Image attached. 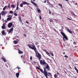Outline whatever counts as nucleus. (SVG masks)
<instances>
[{
  "mask_svg": "<svg viewBox=\"0 0 78 78\" xmlns=\"http://www.w3.org/2000/svg\"><path fill=\"white\" fill-rule=\"evenodd\" d=\"M31 45L30 44H28L27 45V46L30 49H32V50H34V51L35 52L36 54L37 53V49H36V46H34V45H33V44H31Z\"/></svg>",
  "mask_w": 78,
  "mask_h": 78,
  "instance_id": "obj_1",
  "label": "nucleus"
},
{
  "mask_svg": "<svg viewBox=\"0 0 78 78\" xmlns=\"http://www.w3.org/2000/svg\"><path fill=\"white\" fill-rule=\"evenodd\" d=\"M44 71H43V70H42V69H39V70L41 71V73H44L45 72H47V71L46 70L47 69V71H49V70H50V69L48 68V66H46L45 67H44Z\"/></svg>",
  "mask_w": 78,
  "mask_h": 78,
  "instance_id": "obj_2",
  "label": "nucleus"
},
{
  "mask_svg": "<svg viewBox=\"0 0 78 78\" xmlns=\"http://www.w3.org/2000/svg\"><path fill=\"white\" fill-rule=\"evenodd\" d=\"M40 63L41 65H46V67L48 66V69H50V66L48 65V64H47V63L45 62V60H43V61L42 60H40Z\"/></svg>",
  "mask_w": 78,
  "mask_h": 78,
  "instance_id": "obj_3",
  "label": "nucleus"
},
{
  "mask_svg": "<svg viewBox=\"0 0 78 78\" xmlns=\"http://www.w3.org/2000/svg\"><path fill=\"white\" fill-rule=\"evenodd\" d=\"M60 33L62 35V36H63V39L64 41H65V39H64V38L66 40H67V41H68V38H67V36H66V34H65L64 33L62 32H60Z\"/></svg>",
  "mask_w": 78,
  "mask_h": 78,
  "instance_id": "obj_4",
  "label": "nucleus"
},
{
  "mask_svg": "<svg viewBox=\"0 0 78 78\" xmlns=\"http://www.w3.org/2000/svg\"><path fill=\"white\" fill-rule=\"evenodd\" d=\"M7 13V12L5 11H2L0 14H2V16H5Z\"/></svg>",
  "mask_w": 78,
  "mask_h": 78,
  "instance_id": "obj_5",
  "label": "nucleus"
},
{
  "mask_svg": "<svg viewBox=\"0 0 78 78\" xmlns=\"http://www.w3.org/2000/svg\"><path fill=\"white\" fill-rule=\"evenodd\" d=\"M44 75L46 77V78H48V76L49 77L50 76V75H48V73L47 72V71L45 72L44 73Z\"/></svg>",
  "mask_w": 78,
  "mask_h": 78,
  "instance_id": "obj_6",
  "label": "nucleus"
},
{
  "mask_svg": "<svg viewBox=\"0 0 78 78\" xmlns=\"http://www.w3.org/2000/svg\"><path fill=\"white\" fill-rule=\"evenodd\" d=\"M37 57L38 58L39 61H40L41 59V55L38 52V55L37 56Z\"/></svg>",
  "mask_w": 78,
  "mask_h": 78,
  "instance_id": "obj_7",
  "label": "nucleus"
},
{
  "mask_svg": "<svg viewBox=\"0 0 78 78\" xmlns=\"http://www.w3.org/2000/svg\"><path fill=\"white\" fill-rule=\"evenodd\" d=\"M13 24L12 23H9L8 24V28H11Z\"/></svg>",
  "mask_w": 78,
  "mask_h": 78,
  "instance_id": "obj_8",
  "label": "nucleus"
},
{
  "mask_svg": "<svg viewBox=\"0 0 78 78\" xmlns=\"http://www.w3.org/2000/svg\"><path fill=\"white\" fill-rule=\"evenodd\" d=\"M16 39L17 41H13V42L14 44H17L18 42H19V40L18 39Z\"/></svg>",
  "mask_w": 78,
  "mask_h": 78,
  "instance_id": "obj_9",
  "label": "nucleus"
},
{
  "mask_svg": "<svg viewBox=\"0 0 78 78\" xmlns=\"http://www.w3.org/2000/svg\"><path fill=\"white\" fill-rule=\"evenodd\" d=\"M13 28H11L8 31V34H10L11 33V32L13 31Z\"/></svg>",
  "mask_w": 78,
  "mask_h": 78,
  "instance_id": "obj_10",
  "label": "nucleus"
},
{
  "mask_svg": "<svg viewBox=\"0 0 78 78\" xmlns=\"http://www.w3.org/2000/svg\"><path fill=\"white\" fill-rule=\"evenodd\" d=\"M2 29L3 30H4V29H5L6 28V26H5V24H3V26H2Z\"/></svg>",
  "mask_w": 78,
  "mask_h": 78,
  "instance_id": "obj_11",
  "label": "nucleus"
},
{
  "mask_svg": "<svg viewBox=\"0 0 78 78\" xmlns=\"http://www.w3.org/2000/svg\"><path fill=\"white\" fill-rule=\"evenodd\" d=\"M23 5H30V3H27V2H24L23 3Z\"/></svg>",
  "mask_w": 78,
  "mask_h": 78,
  "instance_id": "obj_12",
  "label": "nucleus"
},
{
  "mask_svg": "<svg viewBox=\"0 0 78 78\" xmlns=\"http://www.w3.org/2000/svg\"><path fill=\"white\" fill-rule=\"evenodd\" d=\"M1 59L5 62H6V59H5V58L3 57H2L1 58Z\"/></svg>",
  "mask_w": 78,
  "mask_h": 78,
  "instance_id": "obj_13",
  "label": "nucleus"
},
{
  "mask_svg": "<svg viewBox=\"0 0 78 78\" xmlns=\"http://www.w3.org/2000/svg\"><path fill=\"white\" fill-rule=\"evenodd\" d=\"M17 7H16V10H19V2H17Z\"/></svg>",
  "mask_w": 78,
  "mask_h": 78,
  "instance_id": "obj_14",
  "label": "nucleus"
},
{
  "mask_svg": "<svg viewBox=\"0 0 78 78\" xmlns=\"http://www.w3.org/2000/svg\"><path fill=\"white\" fill-rule=\"evenodd\" d=\"M15 6H16V5H14V4H12L11 5V7L12 8H15Z\"/></svg>",
  "mask_w": 78,
  "mask_h": 78,
  "instance_id": "obj_15",
  "label": "nucleus"
},
{
  "mask_svg": "<svg viewBox=\"0 0 78 78\" xmlns=\"http://www.w3.org/2000/svg\"><path fill=\"white\" fill-rule=\"evenodd\" d=\"M20 73H16V76L17 78H19V74Z\"/></svg>",
  "mask_w": 78,
  "mask_h": 78,
  "instance_id": "obj_16",
  "label": "nucleus"
},
{
  "mask_svg": "<svg viewBox=\"0 0 78 78\" xmlns=\"http://www.w3.org/2000/svg\"><path fill=\"white\" fill-rule=\"evenodd\" d=\"M2 35H3V36L5 35V30H2Z\"/></svg>",
  "mask_w": 78,
  "mask_h": 78,
  "instance_id": "obj_17",
  "label": "nucleus"
},
{
  "mask_svg": "<svg viewBox=\"0 0 78 78\" xmlns=\"http://www.w3.org/2000/svg\"><path fill=\"white\" fill-rule=\"evenodd\" d=\"M31 3H33V4L34 6H37V4L34 3L33 1H31Z\"/></svg>",
  "mask_w": 78,
  "mask_h": 78,
  "instance_id": "obj_18",
  "label": "nucleus"
},
{
  "mask_svg": "<svg viewBox=\"0 0 78 78\" xmlns=\"http://www.w3.org/2000/svg\"><path fill=\"white\" fill-rule=\"evenodd\" d=\"M23 53V51H21L20 50H18V53H19V54H22Z\"/></svg>",
  "mask_w": 78,
  "mask_h": 78,
  "instance_id": "obj_19",
  "label": "nucleus"
},
{
  "mask_svg": "<svg viewBox=\"0 0 78 78\" xmlns=\"http://www.w3.org/2000/svg\"><path fill=\"white\" fill-rule=\"evenodd\" d=\"M11 20V17H8L7 19V21H9Z\"/></svg>",
  "mask_w": 78,
  "mask_h": 78,
  "instance_id": "obj_20",
  "label": "nucleus"
},
{
  "mask_svg": "<svg viewBox=\"0 0 78 78\" xmlns=\"http://www.w3.org/2000/svg\"><path fill=\"white\" fill-rule=\"evenodd\" d=\"M7 8L9 9V8H11V7H10V3H9L8 4V5L7 6Z\"/></svg>",
  "mask_w": 78,
  "mask_h": 78,
  "instance_id": "obj_21",
  "label": "nucleus"
},
{
  "mask_svg": "<svg viewBox=\"0 0 78 78\" xmlns=\"http://www.w3.org/2000/svg\"><path fill=\"white\" fill-rule=\"evenodd\" d=\"M67 30L69 33H71V34H72V32L69 29H68Z\"/></svg>",
  "mask_w": 78,
  "mask_h": 78,
  "instance_id": "obj_22",
  "label": "nucleus"
},
{
  "mask_svg": "<svg viewBox=\"0 0 78 78\" xmlns=\"http://www.w3.org/2000/svg\"><path fill=\"white\" fill-rule=\"evenodd\" d=\"M46 53L47 55H48V56H50V54H49V53H48V51H46Z\"/></svg>",
  "mask_w": 78,
  "mask_h": 78,
  "instance_id": "obj_23",
  "label": "nucleus"
},
{
  "mask_svg": "<svg viewBox=\"0 0 78 78\" xmlns=\"http://www.w3.org/2000/svg\"><path fill=\"white\" fill-rule=\"evenodd\" d=\"M19 20L20 22H22V19H21V17L20 16L19 18Z\"/></svg>",
  "mask_w": 78,
  "mask_h": 78,
  "instance_id": "obj_24",
  "label": "nucleus"
},
{
  "mask_svg": "<svg viewBox=\"0 0 78 78\" xmlns=\"http://www.w3.org/2000/svg\"><path fill=\"white\" fill-rule=\"evenodd\" d=\"M6 7H7V6H5L3 8V11H5V10L6 8Z\"/></svg>",
  "mask_w": 78,
  "mask_h": 78,
  "instance_id": "obj_25",
  "label": "nucleus"
},
{
  "mask_svg": "<svg viewBox=\"0 0 78 78\" xmlns=\"http://www.w3.org/2000/svg\"><path fill=\"white\" fill-rule=\"evenodd\" d=\"M35 7H37V10H38V9H39V7H38V6H37V5H35Z\"/></svg>",
  "mask_w": 78,
  "mask_h": 78,
  "instance_id": "obj_26",
  "label": "nucleus"
},
{
  "mask_svg": "<svg viewBox=\"0 0 78 78\" xmlns=\"http://www.w3.org/2000/svg\"><path fill=\"white\" fill-rule=\"evenodd\" d=\"M9 13H10V14H13V11H12V10H11L10 11H9Z\"/></svg>",
  "mask_w": 78,
  "mask_h": 78,
  "instance_id": "obj_27",
  "label": "nucleus"
},
{
  "mask_svg": "<svg viewBox=\"0 0 78 78\" xmlns=\"http://www.w3.org/2000/svg\"><path fill=\"white\" fill-rule=\"evenodd\" d=\"M58 5L61 6V8H62V4H58Z\"/></svg>",
  "mask_w": 78,
  "mask_h": 78,
  "instance_id": "obj_28",
  "label": "nucleus"
},
{
  "mask_svg": "<svg viewBox=\"0 0 78 78\" xmlns=\"http://www.w3.org/2000/svg\"><path fill=\"white\" fill-rule=\"evenodd\" d=\"M48 73V74H49L50 76H52V75H51V73Z\"/></svg>",
  "mask_w": 78,
  "mask_h": 78,
  "instance_id": "obj_29",
  "label": "nucleus"
},
{
  "mask_svg": "<svg viewBox=\"0 0 78 78\" xmlns=\"http://www.w3.org/2000/svg\"><path fill=\"white\" fill-rule=\"evenodd\" d=\"M37 11L38 12V13H40V12L41 11V10H40V9H39L37 10Z\"/></svg>",
  "mask_w": 78,
  "mask_h": 78,
  "instance_id": "obj_30",
  "label": "nucleus"
},
{
  "mask_svg": "<svg viewBox=\"0 0 78 78\" xmlns=\"http://www.w3.org/2000/svg\"><path fill=\"white\" fill-rule=\"evenodd\" d=\"M30 60H31V61H32L33 60V57L32 56H31L30 58Z\"/></svg>",
  "mask_w": 78,
  "mask_h": 78,
  "instance_id": "obj_31",
  "label": "nucleus"
},
{
  "mask_svg": "<svg viewBox=\"0 0 78 78\" xmlns=\"http://www.w3.org/2000/svg\"><path fill=\"white\" fill-rule=\"evenodd\" d=\"M23 3L21 4H20V7H23Z\"/></svg>",
  "mask_w": 78,
  "mask_h": 78,
  "instance_id": "obj_32",
  "label": "nucleus"
},
{
  "mask_svg": "<svg viewBox=\"0 0 78 78\" xmlns=\"http://www.w3.org/2000/svg\"><path fill=\"white\" fill-rule=\"evenodd\" d=\"M58 76L57 75L55 74L54 75V77L55 78H56V77H58V76Z\"/></svg>",
  "mask_w": 78,
  "mask_h": 78,
  "instance_id": "obj_33",
  "label": "nucleus"
},
{
  "mask_svg": "<svg viewBox=\"0 0 78 78\" xmlns=\"http://www.w3.org/2000/svg\"><path fill=\"white\" fill-rule=\"evenodd\" d=\"M14 16H17V13H15L14 14Z\"/></svg>",
  "mask_w": 78,
  "mask_h": 78,
  "instance_id": "obj_34",
  "label": "nucleus"
},
{
  "mask_svg": "<svg viewBox=\"0 0 78 78\" xmlns=\"http://www.w3.org/2000/svg\"><path fill=\"white\" fill-rule=\"evenodd\" d=\"M50 55H51V56H54L53 54L50 53Z\"/></svg>",
  "mask_w": 78,
  "mask_h": 78,
  "instance_id": "obj_35",
  "label": "nucleus"
},
{
  "mask_svg": "<svg viewBox=\"0 0 78 78\" xmlns=\"http://www.w3.org/2000/svg\"><path fill=\"white\" fill-rule=\"evenodd\" d=\"M36 68V69H38V70H40V68L37 66Z\"/></svg>",
  "mask_w": 78,
  "mask_h": 78,
  "instance_id": "obj_36",
  "label": "nucleus"
},
{
  "mask_svg": "<svg viewBox=\"0 0 78 78\" xmlns=\"http://www.w3.org/2000/svg\"><path fill=\"white\" fill-rule=\"evenodd\" d=\"M40 19L41 20L42 19V17L41 16V15H40L39 16Z\"/></svg>",
  "mask_w": 78,
  "mask_h": 78,
  "instance_id": "obj_37",
  "label": "nucleus"
},
{
  "mask_svg": "<svg viewBox=\"0 0 78 78\" xmlns=\"http://www.w3.org/2000/svg\"><path fill=\"white\" fill-rule=\"evenodd\" d=\"M64 57H65V58H68V56L67 55H65L64 56Z\"/></svg>",
  "mask_w": 78,
  "mask_h": 78,
  "instance_id": "obj_38",
  "label": "nucleus"
},
{
  "mask_svg": "<svg viewBox=\"0 0 78 78\" xmlns=\"http://www.w3.org/2000/svg\"><path fill=\"white\" fill-rule=\"evenodd\" d=\"M23 36L24 37H27V35L26 34H23Z\"/></svg>",
  "mask_w": 78,
  "mask_h": 78,
  "instance_id": "obj_39",
  "label": "nucleus"
},
{
  "mask_svg": "<svg viewBox=\"0 0 78 78\" xmlns=\"http://www.w3.org/2000/svg\"><path fill=\"white\" fill-rule=\"evenodd\" d=\"M50 22H53V20H49Z\"/></svg>",
  "mask_w": 78,
  "mask_h": 78,
  "instance_id": "obj_40",
  "label": "nucleus"
},
{
  "mask_svg": "<svg viewBox=\"0 0 78 78\" xmlns=\"http://www.w3.org/2000/svg\"><path fill=\"white\" fill-rule=\"evenodd\" d=\"M73 44H74V45H76V42H74L73 43Z\"/></svg>",
  "mask_w": 78,
  "mask_h": 78,
  "instance_id": "obj_41",
  "label": "nucleus"
},
{
  "mask_svg": "<svg viewBox=\"0 0 78 78\" xmlns=\"http://www.w3.org/2000/svg\"><path fill=\"white\" fill-rule=\"evenodd\" d=\"M47 3H48V4H49V5H50V2H49V1H47Z\"/></svg>",
  "mask_w": 78,
  "mask_h": 78,
  "instance_id": "obj_42",
  "label": "nucleus"
},
{
  "mask_svg": "<svg viewBox=\"0 0 78 78\" xmlns=\"http://www.w3.org/2000/svg\"><path fill=\"white\" fill-rule=\"evenodd\" d=\"M26 23H27V24H29V22H28V21H26Z\"/></svg>",
  "mask_w": 78,
  "mask_h": 78,
  "instance_id": "obj_43",
  "label": "nucleus"
},
{
  "mask_svg": "<svg viewBox=\"0 0 78 78\" xmlns=\"http://www.w3.org/2000/svg\"><path fill=\"white\" fill-rule=\"evenodd\" d=\"M8 17H11V15H8Z\"/></svg>",
  "mask_w": 78,
  "mask_h": 78,
  "instance_id": "obj_44",
  "label": "nucleus"
},
{
  "mask_svg": "<svg viewBox=\"0 0 78 78\" xmlns=\"http://www.w3.org/2000/svg\"><path fill=\"white\" fill-rule=\"evenodd\" d=\"M67 19H69V20H71V19L70 18H69L68 17H67Z\"/></svg>",
  "mask_w": 78,
  "mask_h": 78,
  "instance_id": "obj_45",
  "label": "nucleus"
},
{
  "mask_svg": "<svg viewBox=\"0 0 78 78\" xmlns=\"http://www.w3.org/2000/svg\"><path fill=\"white\" fill-rule=\"evenodd\" d=\"M4 21H5V23H7V20H5Z\"/></svg>",
  "mask_w": 78,
  "mask_h": 78,
  "instance_id": "obj_46",
  "label": "nucleus"
},
{
  "mask_svg": "<svg viewBox=\"0 0 78 78\" xmlns=\"http://www.w3.org/2000/svg\"><path fill=\"white\" fill-rule=\"evenodd\" d=\"M17 68L19 69H20V67H17Z\"/></svg>",
  "mask_w": 78,
  "mask_h": 78,
  "instance_id": "obj_47",
  "label": "nucleus"
},
{
  "mask_svg": "<svg viewBox=\"0 0 78 78\" xmlns=\"http://www.w3.org/2000/svg\"><path fill=\"white\" fill-rule=\"evenodd\" d=\"M63 0L64 1V0ZM65 0L66 2H69V1L68 0Z\"/></svg>",
  "mask_w": 78,
  "mask_h": 78,
  "instance_id": "obj_48",
  "label": "nucleus"
},
{
  "mask_svg": "<svg viewBox=\"0 0 78 78\" xmlns=\"http://www.w3.org/2000/svg\"><path fill=\"white\" fill-rule=\"evenodd\" d=\"M1 14L0 13V19H1Z\"/></svg>",
  "mask_w": 78,
  "mask_h": 78,
  "instance_id": "obj_49",
  "label": "nucleus"
},
{
  "mask_svg": "<svg viewBox=\"0 0 78 78\" xmlns=\"http://www.w3.org/2000/svg\"><path fill=\"white\" fill-rule=\"evenodd\" d=\"M49 14H51V11H50L49 10Z\"/></svg>",
  "mask_w": 78,
  "mask_h": 78,
  "instance_id": "obj_50",
  "label": "nucleus"
},
{
  "mask_svg": "<svg viewBox=\"0 0 78 78\" xmlns=\"http://www.w3.org/2000/svg\"><path fill=\"white\" fill-rule=\"evenodd\" d=\"M44 51H45L46 53V51H46V50H44Z\"/></svg>",
  "mask_w": 78,
  "mask_h": 78,
  "instance_id": "obj_51",
  "label": "nucleus"
},
{
  "mask_svg": "<svg viewBox=\"0 0 78 78\" xmlns=\"http://www.w3.org/2000/svg\"><path fill=\"white\" fill-rule=\"evenodd\" d=\"M46 2H47V1L46 0H45L44 2V3H46Z\"/></svg>",
  "mask_w": 78,
  "mask_h": 78,
  "instance_id": "obj_52",
  "label": "nucleus"
},
{
  "mask_svg": "<svg viewBox=\"0 0 78 78\" xmlns=\"http://www.w3.org/2000/svg\"><path fill=\"white\" fill-rule=\"evenodd\" d=\"M57 75H59V73H58V72H57Z\"/></svg>",
  "mask_w": 78,
  "mask_h": 78,
  "instance_id": "obj_53",
  "label": "nucleus"
},
{
  "mask_svg": "<svg viewBox=\"0 0 78 78\" xmlns=\"http://www.w3.org/2000/svg\"><path fill=\"white\" fill-rule=\"evenodd\" d=\"M22 57H23V55H21V58H22Z\"/></svg>",
  "mask_w": 78,
  "mask_h": 78,
  "instance_id": "obj_54",
  "label": "nucleus"
},
{
  "mask_svg": "<svg viewBox=\"0 0 78 78\" xmlns=\"http://www.w3.org/2000/svg\"><path fill=\"white\" fill-rule=\"evenodd\" d=\"M63 54L64 55H65V54H66V53H65V52H63Z\"/></svg>",
  "mask_w": 78,
  "mask_h": 78,
  "instance_id": "obj_55",
  "label": "nucleus"
},
{
  "mask_svg": "<svg viewBox=\"0 0 78 78\" xmlns=\"http://www.w3.org/2000/svg\"><path fill=\"white\" fill-rule=\"evenodd\" d=\"M75 4V5H77V3L76 2Z\"/></svg>",
  "mask_w": 78,
  "mask_h": 78,
  "instance_id": "obj_56",
  "label": "nucleus"
},
{
  "mask_svg": "<svg viewBox=\"0 0 78 78\" xmlns=\"http://www.w3.org/2000/svg\"><path fill=\"white\" fill-rule=\"evenodd\" d=\"M21 23H22V24H23V22H21Z\"/></svg>",
  "mask_w": 78,
  "mask_h": 78,
  "instance_id": "obj_57",
  "label": "nucleus"
},
{
  "mask_svg": "<svg viewBox=\"0 0 78 78\" xmlns=\"http://www.w3.org/2000/svg\"><path fill=\"white\" fill-rule=\"evenodd\" d=\"M12 16H10V17H11V19L12 18Z\"/></svg>",
  "mask_w": 78,
  "mask_h": 78,
  "instance_id": "obj_58",
  "label": "nucleus"
},
{
  "mask_svg": "<svg viewBox=\"0 0 78 78\" xmlns=\"http://www.w3.org/2000/svg\"><path fill=\"white\" fill-rule=\"evenodd\" d=\"M43 39H44V40H45V38Z\"/></svg>",
  "mask_w": 78,
  "mask_h": 78,
  "instance_id": "obj_59",
  "label": "nucleus"
},
{
  "mask_svg": "<svg viewBox=\"0 0 78 78\" xmlns=\"http://www.w3.org/2000/svg\"><path fill=\"white\" fill-rule=\"evenodd\" d=\"M44 39V38H42V39Z\"/></svg>",
  "mask_w": 78,
  "mask_h": 78,
  "instance_id": "obj_60",
  "label": "nucleus"
},
{
  "mask_svg": "<svg viewBox=\"0 0 78 78\" xmlns=\"http://www.w3.org/2000/svg\"><path fill=\"white\" fill-rule=\"evenodd\" d=\"M23 17L24 16V15H23Z\"/></svg>",
  "mask_w": 78,
  "mask_h": 78,
  "instance_id": "obj_61",
  "label": "nucleus"
},
{
  "mask_svg": "<svg viewBox=\"0 0 78 78\" xmlns=\"http://www.w3.org/2000/svg\"><path fill=\"white\" fill-rule=\"evenodd\" d=\"M33 1H35V0H33Z\"/></svg>",
  "mask_w": 78,
  "mask_h": 78,
  "instance_id": "obj_62",
  "label": "nucleus"
},
{
  "mask_svg": "<svg viewBox=\"0 0 78 78\" xmlns=\"http://www.w3.org/2000/svg\"><path fill=\"white\" fill-rule=\"evenodd\" d=\"M24 59V57H23V59Z\"/></svg>",
  "mask_w": 78,
  "mask_h": 78,
  "instance_id": "obj_63",
  "label": "nucleus"
},
{
  "mask_svg": "<svg viewBox=\"0 0 78 78\" xmlns=\"http://www.w3.org/2000/svg\"><path fill=\"white\" fill-rule=\"evenodd\" d=\"M41 78H43V77H42Z\"/></svg>",
  "mask_w": 78,
  "mask_h": 78,
  "instance_id": "obj_64",
  "label": "nucleus"
}]
</instances>
